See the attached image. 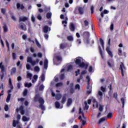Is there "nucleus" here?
Segmentation results:
<instances>
[{
    "mask_svg": "<svg viewBox=\"0 0 128 128\" xmlns=\"http://www.w3.org/2000/svg\"><path fill=\"white\" fill-rule=\"evenodd\" d=\"M34 102H38L39 104H40L39 106L41 110H46V107L44 106V100L40 96V94H36V95L34 98Z\"/></svg>",
    "mask_w": 128,
    "mask_h": 128,
    "instance_id": "1",
    "label": "nucleus"
},
{
    "mask_svg": "<svg viewBox=\"0 0 128 128\" xmlns=\"http://www.w3.org/2000/svg\"><path fill=\"white\" fill-rule=\"evenodd\" d=\"M75 64L80 66V68H84L85 70H87L88 68V64H85L84 62H82V58L80 57H77L76 58V60L75 61Z\"/></svg>",
    "mask_w": 128,
    "mask_h": 128,
    "instance_id": "2",
    "label": "nucleus"
},
{
    "mask_svg": "<svg viewBox=\"0 0 128 128\" xmlns=\"http://www.w3.org/2000/svg\"><path fill=\"white\" fill-rule=\"evenodd\" d=\"M119 70L121 72L122 77L124 78V74H126V68L122 62H120Z\"/></svg>",
    "mask_w": 128,
    "mask_h": 128,
    "instance_id": "3",
    "label": "nucleus"
},
{
    "mask_svg": "<svg viewBox=\"0 0 128 128\" xmlns=\"http://www.w3.org/2000/svg\"><path fill=\"white\" fill-rule=\"evenodd\" d=\"M108 46L106 47V52L110 58H113L114 54H112V52L110 51V38L108 39Z\"/></svg>",
    "mask_w": 128,
    "mask_h": 128,
    "instance_id": "4",
    "label": "nucleus"
},
{
    "mask_svg": "<svg viewBox=\"0 0 128 128\" xmlns=\"http://www.w3.org/2000/svg\"><path fill=\"white\" fill-rule=\"evenodd\" d=\"M27 62H30V64H31L32 66H36V64L40 62V60L36 59V61L32 60V57L28 56L27 58Z\"/></svg>",
    "mask_w": 128,
    "mask_h": 128,
    "instance_id": "5",
    "label": "nucleus"
},
{
    "mask_svg": "<svg viewBox=\"0 0 128 128\" xmlns=\"http://www.w3.org/2000/svg\"><path fill=\"white\" fill-rule=\"evenodd\" d=\"M0 68H1L2 73L0 74V80H4V66L2 65V62L0 63Z\"/></svg>",
    "mask_w": 128,
    "mask_h": 128,
    "instance_id": "6",
    "label": "nucleus"
},
{
    "mask_svg": "<svg viewBox=\"0 0 128 128\" xmlns=\"http://www.w3.org/2000/svg\"><path fill=\"white\" fill-rule=\"evenodd\" d=\"M24 106H21L20 108H16V112H20H20L21 114H22V116H24V114L26 111L24 110Z\"/></svg>",
    "mask_w": 128,
    "mask_h": 128,
    "instance_id": "7",
    "label": "nucleus"
},
{
    "mask_svg": "<svg viewBox=\"0 0 128 128\" xmlns=\"http://www.w3.org/2000/svg\"><path fill=\"white\" fill-rule=\"evenodd\" d=\"M90 32L86 31L84 32L82 34V36L84 38H90Z\"/></svg>",
    "mask_w": 128,
    "mask_h": 128,
    "instance_id": "8",
    "label": "nucleus"
},
{
    "mask_svg": "<svg viewBox=\"0 0 128 128\" xmlns=\"http://www.w3.org/2000/svg\"><path fill=\"white\" fill-rule=\"evenodd\" d=\"M107 64L108 66H110V68H114V60H109Z\"/></svg>",
    "mask_w": 128,
    "mask_h": 128,
    "instance_id": "9",
    "label": "nucleus"
},
{
    "mask_svg": "<svg viewBox=\"0 0 128 128\" xmlns=\"http://www.w3.org/2000/svg\"><path fill=\"white\" fill-rule=\"evenodd\" d=\"M69 88L70 89V94H74V83H70V86H69Z\"/></svg>",
    "mask_w": 128,
    "mask_h": 128,
    "instance_id": "10",
    "label": "nucleus"
},
{
    "mask_svg": "<svg viewBox=\"0 0 128 128\" xmlns=\"http://www.w3.org/2000/svg\"><path fill=\"white\" fill-rule=\"evenodd\" d=\"M78 10L80 14H84V8L79 6L78 8Z\"/></svg>",
    "mask_w": 128,
    "mask_h": 128,
    "instance_id": "11",
    "label": "nucleus"
},
{
    "mask_svg": "<svg viewBox=\"0 0 128 128\" xmlns=\"http://www.w3.org/2000/svg\"><path fill=\"white\" fill-rule=\"evenodd\" d=\"M70 30L71 32H74V30H76V27L74 26V23L72 22L70 24Z\"/></svg>",
    "mask_w": 128,
    "mask_h": 128,
    "instance_id": "12",
    "label": "nucleus"
},
{
    "mask_svg": "<svg viewBox=\"0 0 128 128\" xmlns=\"http://www.w3.org/2000/svg\"><path fill=\"white\" fill-rule=\"evenodd\" d=\"M8 86L10 88L14 90V86L12 85V78H10L8 80Z\"/></svg>",
    "mask_w": 128,
    "mask_h": 128,
    "instance_id": "13",
    "label": "nucleus"
},
{
    "mask_svg": "<svg viewBox=\"0 0 128 128\" xmlns=\"http://www.w3.org/2000/svg\"><path fill=\"white\" fill-rule=\"evenodd\" d=\"M16 72V68L15 67H14L11 69V70H10L11 76H12V74H14Z\"/></svg>",
    "mask_w": 128,
    "mask_h": 128,
    "instance_id": "14",
    "label": "nucleus"
},
{
    "mask_svg": "<svg viewBox=\"0 0 128 128\" xmlns=\"http://www.w3.org/2000/svg\"><path fill=\"white\" fill-rule=\"evenodd\" d=\"M66 94L63 96L62 97V99L61 100V102L62 104H64L66 102Z\"/></svg>",
    "mask_w": 128,
    "mask_h": 128,
    "instance_id": "15",
    "label": "nucleus"
},
{
    "mask_svg": "<svg viewBox=\"0 0 128 128\" xmlns=\"http://www.w3.org/2000/svg\"><path fill=\"white\" fill-rule=\"evenodd\" d=\"M100 42L102 46V48H103V50H104V40H102V38H100Z\"/></svg>",
    "mask_w": 128,
    "mask_h": 128,
    "instance_id": "16",
    "label": "nucleus"
},
{
    "mask_svg": "<svg viewBox=\"0 0 128 128\" xmlns=\"http://www.w3.org/2000/svg\"><path fill=\"white\" fill-rule=\"evenodd\" d=\"M43 30L45 34H48V26H45L43 28Z\"/></svg>",
    "mask_w": 128,
    "mask_h": 128,
    "instance_id": "17",
    "label": "nucleus"
},
{
    "mask_svg": "<svg viewBox=\"0 0 128 128\" xmlns=\"http://www.w3.org/2000/svg\"><path fill=\"white\" fill-rule=\"evenodd\" d=\"M72 104V100L70 98H68L67 102V106H70Z\"/></svg>",
    "mask_w": 128,
    "mask_h": 128,
    "instance_id": "18",
    "label": "nucleus"
},
{
    "mask_svg": "<svg viewBox=\"0 0 128 128\" xmlns=\"http://www.w3.org/2000/svg\"><path fill=\"white\" fill-rule=\"evenodd\" d=\"M48 60H45L44 61V68H48Z\"/></svg>",
    "mask_w": 128,
    "mask_h": 128,
    "instance_id": "19",
    "label": "nucleus"
},
{
    "mask_svg": "<svg viewBox=\"0 0 128 128\" xmlns=\"http://www.w3.org/2000/svg\"><path fill=\"white\" fill-rule=\"evenodd\" d=\"M38 75L35 74L34 76H33L34 80H32V84H34V82H36V80H38Z\"/></svg>",
    "mask_w": 128,
    "mask_h": 128,
    "instance_id": "20",
    "label": "nucleus"
},
{
    "mask_svg": "<svg viewBox=\"0 0 128 128\" xmlns=\"http://www.w3.org/2000/svg\"><path fill=\"white\" fill-rule=\"evenodd\" d=\"M98 48L99 52L101 56V57L102 58H104V53H102V48H100V46H98Z\"/></svg>",
    "mask_w": 128,
    "mask_h": 128,
    "instance_id": "21",
    "label": "nucleus"
},
{
    "mask_svg": "<svg viewBox=\"0 0 128 128\" xmlns=\"http://www.w3.org/2000/svg\"><path fill=\"white\" fill-rule=\"evenodd\" d=\"M3 28L4 32H8V26H6V23L4 24Z\"/></svg>",
    "mask_w": 128,
    "mask_h": 128,
    "instance_id": "22",
    "label": "nucleus"
},
{
    "mask_svg": "<svg viewBox=\"0 0 128 128\" xmlns=\"http://www.w3.org/2000/svg\"><path fill=\"white\" fill-rule=\"evenodd\" d=\"M19 28H20V30H26V28H24V24H22L19 25Z\"/></svg>",
    "mask_w": 128,
    "mask_h": 128,
    "instance_id": "23",
    "label": "nucleus"
},
{
    "mask_svg": "<svg viewBox=\"0 0 128 128\" xmlns=\"http://www.w3.org/2000/svg\"><path fill=\"white\" fill-rule=\"evenodd\" d=\"M56 98L57 100H60L62 98V94H57L56 96Z\"/></svg>",
    "mask_w": 128,
    "mask_h": 128,
    "instance_id": "24",
    "label": "nucleus"
},
{
    "mask_svg": "<svg viewBox=\"0 0 128 128\" xmlns=\"http://www.w3.org/2000/svg\"><path fill=\"white\" fill-rule=\"evenodd\" d=\"M26 20H28V18L27 17H23L22 18H20L19 22H26Z\"/></svg>",
    "mask_w": 128,
    "mask_h": 128,
    "instance_id": "25",
    "label": "nucleus"
},
{
    "mask_svg": "<svg viewBox=\"0 0 128 128\" xmlns=\"http://www.w3.org/2000/svg\"><path fill=\"white\" fill-rule=\"evenodd\" d=\"M52 12H48L46 15V17L48 19L52 18Z\"/></svg>",
    "mask_w": 128,
    "mask_h": 128,
    "instance_id": "26",
    "label": "nucleus"
},
{
    "mask_svg": "<svg viewBox=\"0 0 128 128\" xmlns=\"http://www.w3.org/2000/svg\"><path fill=\"white\" fill-rule=\"evenodd\" d=\"M18 124V121L14 120L12 122V126H14V128H16V124Z\"/></svg>",
    "mask_w": 128,
    "mask_h": 128,
    "instance_id": "27",
    "label": "nucleus"
},
{
    "mask_svg": "<svg viewBox=\"0 0 128 128\" xmlns=\"http://www.w3.org/2000/svg\"><path fill=\"white\" fill-rule=\"evenodd\" d=\"M67 40L70 42H72L74 40V37H72V36H69L67 37Z\"/></svg>",
    "mask_w": 128,
    "mask_h": 128,
    "instance_id": "28",
    "label": "nucleus"
},
{
    "mask_svg": "<svg viewBox=\"0 0 128 128\" xmlns=\"http://www.w3.org/2000/svg\"><path fill=\"white\" fill-rule=\"evenodd\" d=\"M12 96V94H8L7 98H6V102H8L10 100V97Z\"/></svg>",
    "mask_w": 128,
    "mask_h": 128,
    "instance_id": "29",
    "label": "nucleus"
},
{
    "mask_svg": "<svg viewBox=\"0 0 128 128\" xmlns=\"http://www.w3.org/2000/svg\"><path fill=\"white\" fill-rule=\"evenodd\" d=\"M32 86V83H25L24 86L26 88H30Z\"/></svg>",
    "mask_w": 128,
    "mask_h": 128,
    "instance_id": "30",
    "label": "nucleus"
},
{
    "mask_svg": "<svg viewBox=\"0 0 128 128\" xmlns=\"http://www.w3.org/2000/svg\"><path fill=\"white\" fill-rule=\"evenodd\" d=\"M64 48H66V44L62 43L60 44V50H64Z\"/></svg>",
    "mask_w": 128,
    "mask_h": 128,
    "instance_id": "31",
    "label": "nucleus"
},
{
    "mask_svg": "<svg viewBox=\"0 0 128 128\" xmlns=\"http://www.w3.org/2000/svg\"><path fill=\"white\" fill-rule=\"evenodd\" d=\"M32 73H28L26 75V78H30V80H32Z\"/></svg>",
    "mask_w": 128,
    "mask_h": 128,
    "instance_id": "32",
    "label": "nucleus"
},
{
    "mask_svg": "<svg viewBox=\"0 0 128 128\" xmlns=\"http://www.w3.org/2000/svg\"><path fill=\"white\" fill-rule=\"evenodd\" d=\"M55 106L56 108H60V104L58 102H55Z\"/></svg>",
    "mask_w": 128,
    "mask_h": 128,
    "instance_id": "33",
    "label": "nucleus"
},
{
    "mask_svg": "<svg viewBox=\"0 0 128 128\" xmlns=\"http://www.w3.org/2000/svg\"><path fill=\"white\" fill-rule=\"evenodd\" d=\"M118 56H122V51L120 48L118 49Z\"/></svg>",
    "mask_w": 128,
    "mask_h": 128,
    "instance_id": "34",
    "label": "nucleus"
},
{
    "mask_svg": "<svg viewBox=\"0 0 128 128\" xmlns=\"http://www.w3.org/2000/svg\"><path fill=\"white\" fill-rule=\"evenodd\" d=\"M120 100H121L122 103V108H124V98H120Z\"/></svg>",
    "mask_w": 128,
    "mask_h": 128,
    "instance_id": "35",
    "label": "nucleus"
},
{
    "mask_svg": "<svg viewBox=\"0 0 128 128\" xmlns=\"http://www.w3.org/2000/svg\"><path fill=\"white\" fill-rule=\"evenodd\" d=\"M106 90V87H104V86H102L100 87V90L102 92H105Z\"/></svg>",
    "mask_w": 128,
    "mask_h": 128,
    "instance_id": "36",
    "label": "nucleus"
},
{
    "mask_svg": "<svg viewBox=\"0 0 128 128\" xmlns=\"http://www.w3.org/2000/svg\"><path fill=\"white\" fill-rule=\"evenodd\" d=\"M22 120H23V122H28V118H26V116H23Z\"/></svg>",
    "mask_w": 128,
    "mask_h": 128,
    "instance_id": "37",
    "label": "nucleus"
},
{
    "mask_svg": "<svg viewBox=\"0 0 128 128\" xmlns=\"http://www.w3.org/2000/svg\"><path fill=\"white\" fill-rule=\"evenodd\" d=\"M62 86V82H58V83H57V84H56V88Z\"/></svg>",
    "mask_w": 128,
    "mask_h": 128,
    "instance_id": "38",
    "label": "nucleus"
},
{
    "mask_svg": "<svg viewBox=\"0 0 128 128\" xmlns=\"http://www.w3.org/2000/svg\"><path fill=\"white\" fill-rule=\"evenodd\" d=\"M79 114H82V117L84 118H86V117H84V112H82V108H80L79 109Z\"/></svg>",
    "mask_w": 128,
    "mask_h": 128,
    "instance_id": "39",
    "label": "nucleus"
},
{
    "mask_svg": "<svg viewBox=\"0 0 128 128\" xmlns=\"http://www.w3.org/2000/svg\"><path fill=\"white\" fill-rule=\"evenodd\" d=\"M12 58L14 60H16V54L15 52H14L12 54Z\"/></svg>",
    "mask_w": 128,
    "mask_h": 128,
    "instance_id": "40",
    "label": "nucleus"
},
{
    "mask_svg": "<svg viewBox=\"0 0 128 128\" xmlns=\"http://www.w3.org/2000/svg\"><path fill=\"white\" fill-rule=\"evenodd\" d=\"M28 94V89H25L23 92L24 96H26Z\"/></svg>",
    "mask_w": 128,
    "mask_h": 128,
    "instance_id": "41",
    "label": "nucleus"
},
{
    "mask_svg": "<svg viewBox=\"0 0 128 128\" xmlns=\"http://www.w3.org/2000/svg\"><path fill=\"white\" fill-rule=\"evenodd\" d=\"M72 70V66L70 65L68 66L67 70L68 72H70V70Z\"/></svg>",
    "mask_w": 128,
    "mask_h": 128,
    "instance_id": "42",
    "label": "nucleus"
},
{
    "mask_svg": "<svg viewBox=\"0 0 128 128\" xmlns=\"http://www.w3.org/2000/svg\"><path fill=\"white\" fill-rule=\"evenodd\" d=\"M85 107L84 108V110H88L89 106L88 105V103H86V102H84Z\"/></svg>",
    "mask_w": 128,
    "mask_h": 128,
    "instance_id": "43",
    "label": "nucleus"
},
{
    "mask_svg": "<svg viewBox=\"0 0 128 128\" xmlns=\"http://www.w3.org/2000/svg\"><path fill=\"white\" fill-rule=\"evenodd\" d=\"M36 43L37 46H38V48H41L42 46L40 45V43L38 42V41L36 39Z\"/></svg>",
    "mask_w": 128,
    "mask_h": 128,
    "instance_id": "44",
    "label": "nucleus"
},
{
    "mask_svg": "<svg viewBox=\"0 0 128 128\" xmlns=\"http://www.w3.org/2000/svg\"><path fill=\"white\" fill-rule=\"evenodd\" d=\"M108 88H109L110 90V91L109 92L108 94H109V96H110V91H112V84H110V86H108Z\"/></svg>",
    "mask_w": 128,
    "mask_h": 128,
    "instance_id": "45",
    "label": "nucleus"
},
{
    "mask_svg": "<svg viewBox=\"0 0 128 128\" xmlns=\"http://www.w3.org/2000/svg\"><path fill=\"white\" fill-rule=\"evenodd\" d=\"M107 118H112V112L109 113L107 116Z\"/></svg>",
    "mask_w": 128,
    "mask_h": 128,
    "instance_id": "46",
    "label": "nucleus"
},
{
    "mask_svg": "<svg viewBox=\"0 0 128 128\" xmlns=\"http://www.w3.org/2000/svg\"><path fill=\"white\" fill-rule=\"evenodd\" d=\"M34 70H35V72H40V68H38V66H36L34 68Z\"/></svg>",
    "mask_w": 128,
    "mask_h": 128,
    "instance_id": "47",
    "label": "nucleus"
},
{
    "mask_svg": "<svg viewBox=\"0 0 128 128\" xmlns=\"http://www.w3.org/2000/svg\"><path fill=\"white\" fill-rule=\"evenodd\" d=\"M41 80L42 82H44L45 78H44V74H42L40 77Z\"/></svg>",
    "mask_w": 128,
    "mask_h": 128,
    "instance_id": "48",
    "label": "nucleus"
},
{
    "mask_svg": "<svg viewBox=\"0 0 128 128\" xmlns=\"http://www.w3.org/2000/svg\"><path fill=\"white\" fill-rule=\"evenodd\" d=\"M44 86L42 84L40 85L39 87L40 90H44Z\"/></svg>",
    "mask_w": 128,
    "mask_h": 128,
    "instance_id": "49",
    "label": "nucleus"
},
{
    "mask_svg": "<svg viewBox=\"0 0 128 128\" xmlns=\"http://www.w3.org/2000/svg\"><path fill=\"white\" fill-rule=\"evenodd\" d=\"M4 110L5 112H8V104L5 105Z\"/></svg>",
    "mask_w": 128,
    "mask_h": 128,
    "instance_id": "50",
    "label": "nucleus"
},
{
    "mask_svg": "<svg viewBox=\"0 0 128 128\" xmlns=\"http://www.w3.org/2000/svg\"><path fill=\"white\" fill-rule=\"evenodd\" d=\"M1 12L2 14H6V9L2 8L1 9Z\"/></svg>",
    "mask_w": 128,
    "mask_h": 128,
    "instance_id": "51",
    "label": "nucleus"
},
{
    "mask_svg": "<svg viewBox=\"0 0 128 128\" xmlns=\"http://www.w3.org/2000/svg\"><path fill=\"white\" fill-rule=\"evenodd\" d=\"M42 16H40V14H38L37 16V18L38 20H42Z\"/></svg>",
    "mask_w": 128,
    "mask_h": 128,
    "instance_id": "52",
    "label": "nucleus"
},
{
    "mask_svg": "<svg viewBox=\"0 0 128 128\" xmlns=\"http://www.w3.org/2000/svg\"><path fill=\"white\" fill-rule=\"evenodd\" d=\"M76 42L78 44H82V40L80 39H78Z\"/></svg>",
    "mask_w": 128,
    "mask_h": 128,
    "instance_id": "53",
    "label": "nucleus"
},
{
    "mask_svg": "<svg viewBox=\"0 0 128 128\" xmlns=\"http://www.w3.org/2000/svg\"><path fill=\"white\" fill-rule=\"evenodd\" d=\"M105 120H106V119H104V118H101L99 120L98 124H100L101 122H104Z\"/></svg>",
    "mask_w": 128,
    "mask_h": 128,
    "instance_id": "54",
    "label": "nucleus"
},
{
    "mask_svg": "<svg viewBox=\"0 0 128 128\" xmlns=\"http://www.w3.org/2000/svg\"><path fill=\"white\" fill-rule=\"evenodd\" d=\"M80 70L78 69L77 71H76L75 72L76 74V76H78V74H80Z\"/></svg>",
    "mask_w": 128,
    "mask_h": 128,
    "instance_id": "55",
    "label": "nucleus"
},
{
    "mask_svg": "<svg viewBox=\"0 0 128 128\" xmlns=\"http://www.w3.org/2000/svg\"><path fill=\"white\" fill-rule=\"evenodd\" d=\"M84 24L85 26H88V22L87 20L84 21Z\"/></svg>",
    "mask_w": 128,
    "mask_h": 128,
    "instance_id": "56",
    "label": "nucleus"
},
{
    "mask_svg": "<svg viewBox=\"0 0 128 128\" xmlns=\"http://www.w3.org/2000/svg\"><path fill=\"white\" fill-rule=\"evenodd\" d=\"M94 7L93 6H91L90 7V10H91V14H94Z\"/></svg>",
    "mask_w": 128,
    "mask_h": 128,
    "instance_id": "57",
    "label": "nucleus"
},
{
    "mask_svg": "<svg viewBox=\"0 0 128 128\" xmlns=\"http://www.w3.org/2000/svg\"><path fill=\"white\" fill-rule=\"evenodd\" d=\"M114 98L115 100H118V93H114Z\"/></svg>",
    "mask_w": 128,
    "mask_h": 128,
    "instance_id": "58",
    "label": "nucleus"
},
{
    "mask_svg": "<svg viewBox=\"0 0 128 128\" xmlns=\"http://www.w3.org/2000/svg\"><path fill=\"white\" fill-rule=\"evenodd\" d=\"M26 70H30V64H26Z\"/></svg>",
    "mask_w": 128,
    "mask_h": 128,
    "instance_id": "59",
    "label": "nucleus"
},
{
    "mask_svg": "<svg viewBox=\"0 0 128 128\" xmlns=\"http://www.w3.org/2000/svg\"><path fill=\"white\" fill-rule=\"evenodd\" d=\"M75 88L76 90H80V84H76V86H75Z\"/></svg>",
    "mask_w": 128,
    "mask_h": 128,
    "instance_id": "60",
    "label": "nucleus"
},
{
    "mask_svg": "<svg viewBox=\"0 0 128 128\" xmlns=\"http://www.w3.org/2000/svg\"><path fill=\"white\" fill-rule=\"evenodd\" d=\"M60 80H64V74H62L60 75Z\"/></svg>",
    "mask_w": 128,
    "mask_h": 128,
    "instance_id": "61",
    "label": "nucleus"
},
{
    "mask_svg": "<svg viewBox=\"0 0 128 128\" xmlns=\"http://www.w3.org/2000/svg\"><path fill=\"white\" fill-rule=\"evenodd\" d=\"M38 58H42V54L41 52H38Z\"/></svg>",
    "mask_w": 128,
    "mask_h": 128,
    "instance_id": "62",
    "label": "nucleus"
},
{
    "mask_svg": "<svg viewBox=\"0 0 128 128\" xmlns=\"http://www.w3.org/2000/svg\"><path fill=\"white\" fill-rule=\"evenodd\" d=\"M99 110H100V112H102V110H104V108H103L102 106H100Z\"/></svg>",
    "mask_w": 128,
    "mask_h": 128,
    "instance_id": "63",
    "label": "nucleus"
},
{
    "mask_svg": "<svg viewBox=\"0 0 128 128\" xmlns=\"http://www.w3.org/2000/svg\"><path fill=\"white\" fill-rule=\"evenodd\" d=\"M56 58L58 60H62V58L60 56H56Z\"/></svg>",
    "mask_w": 128,
    "mask_h": 128,
    "instance_id": "64",
    "label": "nucleus"
}]
</instances>
